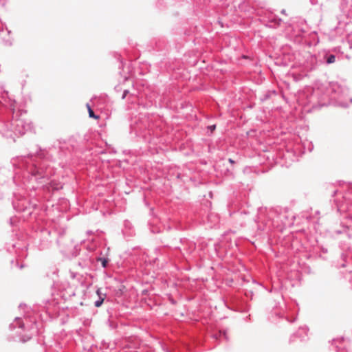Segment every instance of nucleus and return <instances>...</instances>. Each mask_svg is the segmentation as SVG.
<instances>
[{
    "instance_id": "1",
    "label": "nucleus",
    "mask_w": 352,
    "mask_h": 352,
    "mask_svg": "<svg viewBox=\"0 0 352 352\" xmlns=\"http://www.w3.org/2000/svg\"><path fill=\"white\" fill-rule=\"evenodd\" d=\"M97 294L99 296L100 300L95 302V306L98 307L102 304V302L104 300V297L100 296V289L97 290Z\"/></svg>"
},
{
    "instance_id": "2",
    "label": "nucleus",
    "mask_w": 352,
    "mask_h": 352,
    "mask_svg": "<svg viewBox=\"0 0 352 352\" xmlns=\"http://www.w3.org/2000/svg\"><path fill=\"white\" fill-rule=\"evenodd\" d=\"M87 109H88L89 117L95 118V119H98L99 118V116L95 115L94 111L91 109V107L89 106V104H87Z\"/></svg>"
},
{
    "instance_id": "3",
    "label": "nucleus",
    "mask_w": 352,
    "mask_h": 352,
    "mask_svg": "<svg viewBox=\"0 0 352 352\" xmlns=\"http://www.w3.org/2000/svg\"><path fill=\"white\" fill-rule=\"evenodd\" d=\"M336 61V57L334 55H330L327 59V63L329 64H331V63H333L334 62Z\"/></svg>"
},
{
    "instance_id": "4",
    "label": "nucleus",
    "mask_w": 352,
    "mask_h": 352,
    "mask_svg": "<svg viewBox=\"0 0 352 352\" xmlns=\"http://www.w3.org/2000/svg\"><path fill=\"white\" fill-rule=\"evenodd\" d=\"M216 128V126L215 125H211V126H208V129H210L211 131V132H212Z\"/></svg>"
},
{
    "instance_id": "5",
    "label": "nucleus",
    "mask_w": 352,
    "mask_h": 352,
    "mask_svg": "<svg viewBox=\"0 0 352 352\" xmlns=\"http://www.w3.org/2000/svg\"><path fill=\"white\" fill-rule=\"evenodd\" d=\"M128 93H129V91H128V90H125V91H124V94H123V95H122V99H124V98H125V97H126V96L127 95V94H128Z\"/></svg>"
},
{
    "instance_id": "6",
    "label": "nucleus",
    "mask_w": 352,
    "mask_h": 352,
    "mask_svg": "<svg viewBox=\"0 0 352 352\" xmlns=\"http://www.w3.org/2000/svg\"><path fill=\"white\" fill-rule=\"evenodd\" d=\"M107 260H105V259H103V260L102 261V266H103V267H106V265H107Z\"/></svg>"
},
{
    "instance_id": "7",
    "label": "nucleus",
    "mask_w": 352,
    "mask_h": 352,
    "mask_svg": "<svg viewBox=\"0 0 352 352\" xmlns=\"http://www.w3.org/2000/svg\"><path fill=\"white\" fill-rule=\"evenodd\" d=\"M229 162H230V163H232V164H233V163H234V161H233L232 159H229Z\"/></svg>"
}]
</instances>
